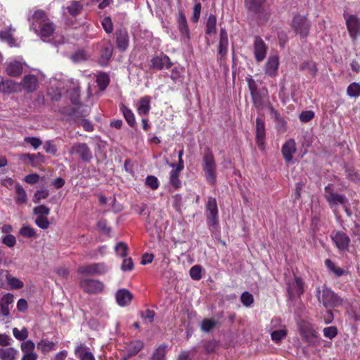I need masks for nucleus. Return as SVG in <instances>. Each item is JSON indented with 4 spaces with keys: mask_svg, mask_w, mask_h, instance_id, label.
Returning a JSON list of instances; mask_svg holds the SVG:
<instances>
[{
    "mask_svg": "<svg viewBox=\"0 0 360 360\" xmlns=\"http://www.w3.org/2000/svg\"><path fill=\"white\" fill-rule=\"evenodd\" d=\"M30 23V30H33L44 41H49L56 28L55 23L51 20L46 13L41 9H38L28 17Z\"/></svg>",
    "mask_w": 360,
    "mask_h": 360,
    "instance_id": "f257e3e1",
    "label": "nucleus"
},
{
    "mask_svg": "<svg viewBox=\"0 0 360 360\" xmlns=\"http://www.w3.org/2000/svg\"><path fill=\"white\" fill-rule=\"evenodd\" d=\"M316 297L326 309L338 307L342 304V299L326 285L319 287L316 290Z\"/></svg>",
    "mask_w": 360,
    "mask_h": 360,
    "instance_id": "f03ea898",
    "label": "nucleus"
},
{
    "mask_svg": "<svg viewBox=\"0 0 360 360\" xmlns=\"http://www.w3.org/2000/svg\"><path fill=\"white\" fill-rule=\"evenodd\" d=\"M202 167L208 183L214 185L217 179L216 163L212 152L210 148H206L205 150Z\"/></svg>",
    "mask_w": 360,
    "mask_h": 360,
    "instance_id": "7ed1b4c3",
    "label": "nucleus"
},
{
    "mask_svg": "<svg viewBox=\"0 0 360 360\" xmlns=\"http://www.w3.org/2000/svg\"><path fill=\"white\" fill-rule=\"evenodd\" d=\"M266 0H245V6L248 11L264 22H266L271 13L265 8Z\"/></svg>",
    "mask_w": 360,
    "mask_h": 360,
    "instance_id": "20e7f679",
    "label": "nucleus"
},
{
    "mask_svg": "<svg viewBox=\"0 0 360 360\" xmlns=\"http://www.w3.org/2000/svg\"><path fill=\"white\" fill-rule=\"evenodd\" d=\"M60 112L62 115L69 117V120L77 124L79 123L89 114V110L86 106L77 105L75 107L64 106L60 108Z\"/></svg>",
    "mask_w": 360,
    "mask_h": 360,
    "instance_id": "39448f33",
    "label": "nucleus"
},
{
    "mask_svg": "<svg viewBox=\"0 0 360 360\" xmlns=\"http://www.w3.org/2000/svg\"><path fill=\"white\" fill-rule=\"evenodd\" d=\"M299 331L308 344L313 346L318 344L316 332L310 323L305 321L299 323Z\"/></svg>",
    "mask_w": 360,
    "mask_h": 360,
    "instance_id": "423d86ee",
    "label": "nucleus"
},
{
    "mask_svg": "<svg viewBox=\"0 0 360 360\" xmlns=\"http://www.w3.org/2000/svg\"><path fill=\"white\" fill-rule=\"evenodd\" d=\"M347 28L351 38L354 41L360 35V19L355 15L344 13Z\"/></svg>",
    "mask_w": 360,
    "mask_h": 360,
    "instance_id": "0eeeda50",
    "label": "nucleus"
},
{
    "mask_svg": "<svg viewBox=\"0 0 360 360\" xmlns=\"http://www.w3.org/2000/svg\"><path fill=\"white\" fill-rule=\"evenodd\" d=\"M79 286L85 292L89 294L99 293L104 288V285L101 281L91 278L80 279Z\"/></svg>",
    "mask_w": 360,
    "mask_h": 360,
    "instance_id": "6e6552de",
    "label": "nucleus"
},
{
    "mask_svg": "<svg viewBox=\"0 0 360 360\" xmlns=\"http://www.w3.org/2000/svg\"><path fill=\"white\" fill-rule=\"evenodd\" d=\"M108 268L104 263H94L79 267L78 272L85 276L101 275L106 273Z\"/></svg>",
    "mask_w": 360,
    "mask_h": 360,
    "instance_id": "1a4fd4ad",
    "label": "nucleus"
},
{
    "mask_svg": "<svg viewBox=\"0 0 360 360\" xmlns=\"http://www.w3.org/2000/svg\"><path fill=\"white\" fill-rule=\"evenodd\" d=\"M70 153L77 155L84 162H89L92 159L91 150L85 143H76L73 144Z\"/></svg>",
    "mask_w": 360,
    "mask_h": 360,
    "instance_id": "9d476101",
    "label": "nucleus"
},
{
    "mask_svg": "<svg viewBox=\"0 0 360 360\" xmlns=\"http://www.w3.org/2000/svg\"><path fill=\"white\" fill-rule=\"evenodd\" d=\"M206 214L207 223L211 226H215L218 223V208L217 200L214 198L209 197L206 204Z\"/></svg>",
    "mask_w": 360,
    "mask_h": 360,
    "instance_id": "9b49d317",
    "label": "nucleus"
},
{
    "mask_svg": "<svg viewBox=\"0 0 360 360\" xmlns=\"http://www.w3.org/2000/svg\"><path fill=\"white\" fill-rule=\"evenodd\" d=\"M292 27L297 33L300 34L302 37H305L309 34L310 23L306 17L297 15L292 20Z\"/></svg>",
    "mask_w": 360,
    "mask_h": 360,
    "instance_id": "f8f14e48",
    "label": "nucleus"
},
{
    "mask_svg": "<svg viewBox=\"0 0 360 360\" xmlns=\"http://www.w3.org/2000/svg\"><path fill=\"white\" fill-rule=\"evenodd\" d=\"M150 63V68L158 70L163 68L169 69L172 65L169 58L163 53L153 56Z\"/></svg>",
    "mask_w": 360,
    "mask_h": 360,
    "instance_id": "ddd939ff",
    "label": "nucleus"
},
{
    "mask_svg": "<svg viewBox=\"0 0 360 360\" xmlns=\"http://www.w3.org/2000/svg\"><path fill=\"white\" fill-rule=\"evenodd\" d=\"M113 46L110 41H104L101 44L98 63L102 66H106L113 53Z\"/></svg>",
    "mask_w": 360,
    "mask_h": 360,
    "instance_id": "4468645a",
    "label": "nucleus"
},
{
    "mask_svg": "<svg viewBox=\"0 0 360 360\" xmlns=\"http://www.w3.org/2000/svg\"><path fill=\"white\" fill-rule=\"evenodd\" d=\"M253 47L254 55L256 60L257 62L263 61L266 58L267 47L260 37L256 36L255 37Z\"/></svg>",
    "mask_w": 360,
    "mask_h": 360,
    "instance_id": "2eb2a0df",
    "label": "nucleus"
},
{
    "mask_svg": "<svg viewBox=\"0 0 360 360\" xmlns=\"http://www.w3.org/2000/svg\"><path fill=\"white\" fill-rule=\"evenodd\" d=\"M265 124L263 120L257 117L256 120V142L261 150L265 148Z\"/></svg>",
    "mask_w": 360,
    "mask_h": 360,
    "instance_id": "dca6fc26",
    "label": "nucleus"
},
{
    "mask_svg": "<svg viewBox=\"0 0 360 360\" xmlns=\"http://www.w3.org/2000/svg\"><path fill=\"white\" fill-rule=\"evenodd\" d=\"M117 47L122 51L129 46V34L125 28L117 29L115 32Z\"/></svg>",
    "mask_w": 360,
    "mask_h": 360,
    "instance_id": "f3484780",
    "label": "nucleus"
},
{
    "mask_svg": "<svg viewBox=\"0 0 360 360\" xmlns=\"http://www.w3.org/2000/svg\"><path fill=\"white\" fill-rule=\"evenodd\" d=\"M304 283L302 280L296 277L292 283H288V294L290 300H292L295 295H301L304 292Z\"/></svg>",
    "mask_w": 360,
    "mask_h": 360,
    "instance_id": "a211bd4d",
    "label": "nucleus"
},
{
    "mask_svg": "<svg viewBox=\"0 0 360 360\" xmlns=\"http://www.w3.org/2000/svg\"><path fill=\"white\" fill-rule=\"evenodd\" d=\"M332 239L339 250H344L347 249L350 239L342 231H337L332 235Z\"/></svg>",
    "mask_w": 360,
    "mask_h": 360,
    "instance_id": "6ab92c4d",
    "label": "nucleus"
},
{
    "mask_svg": "<svg viewBox=\"0 0 360 360\" xmlns=\"http://www.w3.org/2000/svg\"><path fill=\"white\" fill-rule=\"evenodd\" d=\"M24 65H25V63H22L16 60L11 61L7 64L6 72L11 77H19L22 72Z\"/></svg>",
    "mask_w": 360,
    "mask_h": 360,
    "instance_id": "aec40b11",
    "label": "nucleus"
},
{
    "mask_svg": "<svg viewBox=\"0 0 360 360\" xmlns=\"http://www.w3.org/2000/svg\"><path fill=\"white\" fill-rule=\"evenodd\" d=\"M115 297L117 304L121 307L128 305L133 299V295L125 288L118 290Z\"/></svg>",
    "mask_w": 360,
    "mask_h": 360,
    "instance_id": "412c9836",
    "label": "nucleus"
},
{
    "mask_svg": "<svg viewBox=\"0 0 360 360\" xmlns=\"http://www.w3.org/2000/svg\"><path fill=\"white\" fill-rule=\"evenodd\" d=\"M296 152V144L294 139H289L282 147V154L286 162H289L292 159L293 154Z\"/></svg>",
    "mask_w": 360,
    "mask_h": 360,
    "instance_id": "4be33fe9",
    "label": "nucleus"
},
{
    "mask_svg": "<svg viewBox=\"0 0 360 360\" xmlns=\"http://www.w3.org/2000/svg\"><path fill=\"white\" fill-rule=\"evenodd\" d=\"M20 84L25 90H36L39 87L37 77L32 74L25 75Z\"/></svg>",
    "mask_w": 360,
    "mask_h": 360,
    "instance_id": "5701e85b",
    "label": "nucleus"
},
{
    "mask_svg": "<svg viewBox=\"0 0 360 360\" xmlns=\"http://www.w3.org/2000/svg\"><path fill=\"white\" fill-rule=\"evenodd\" d=\"M178 28L182 36L190 39V31L185 15L181 11H179L177 16Z\"/></svg>",
    "mask_w": 360,
    "mask_h": 360,
    "instance_id": "b1692460",
    "label": "nucleus"
},
{
    "mask_svg": "<svg viewBox=\"0 0 360 360\" xmlns=\"http://www.w3.org/2000/svg\"><path fill=\"white\" fill-rule=\"evenodd\" d=\"M279 60L278 56H271L266 65V73L270 76H274L278 70Z\"/></svg>",
    "mask_w": 360,
    "mask_h": 360,
    "instance_id": "393cba45",
    "label": "nucleus"
},
{
    "mask_svg": "<svg viewBox=\"0 0 360 360\" xmlns=\"http://www.w3.org/2000/svg\"><path fill=\"white\" fill-rule=\"evenodd\" d=\"M14 297L11 293L5 294L1 298V315L8 316L10 315L9 305L13 302Z\"/></svg>",
    "mask_w": 360,
    "mask_h": 360,
    "instance_id": "a878e982",
    "label": "nucleus"
},
{
    "mask_svg": "<svg viewBox=\"0 0 360 360\" xmlns=\"http://www.w3.org/2000/svg\"><path fill=\"white\" fill-rule=\"evenodd\" d=\"M75 355L80 360H95L94 354L89 351V349L84 345H79L75 349Z\"/></svg>",
    "mask_w": 360,
    "mask_h": 360,
    "instance_id": "bb28decb",
    "label": "nucleus"
},
{
    "mask_svg": "<svg viewBox=\"0 0 360 360\" xmlns=\"http://www.w3.org/2000/svg\"><path fill=\"white\" fill-rule=\"evenodd\" d=\"M254 105L257 108H263L267 104L271 105L266 95H262L261 91H251Z\"/></svg>",
    "mask_w": 360,
    "mask_h": 360,
    "instance_id": "cd10ccee",
    "label": "nucleus"
},
{
    "mask_svg": "<svg viewBox=\"0 0 360 360\" xmlns=\"http://www.w3.org/2000/svg\"><path fill=\"white\" fill-rule=\"evenodd\" d=\"M329 198L327 201L331 207L337 206L338 205L345 206L348 203V200L345 195L342 194L335 193V194H330Z\"/></svg>",
    "mask_w": 360,
    "mask_h": 360,
    "instance_id": "c85d7f7f",
    "label": "nucleus"
},
{
    "mask_svg": "<svg viewBox=\"0 0 360 360\" xmlns=\"http://www.w3.org/2000/svg\"><path fill=\"white\" fill-rule=\"evenodd\" d=\"M184 166L176 165V169H173L170 172L169 181L170 184L175 188H179L181 185L179 180V174L183 170Z\"/></svg>",
    "mask_w": 360,
    "mask_h": 360,
    "instance_id": "c756f323",
    "label": "nucleus"
},
{
    "mask_svg": "<svg viewBox=\"0 0 360 360\" xmlns=\"http://www.w3.org/2000/svg\"><path fill=\"white\" fill-rule=\"evenodd\" d=\"M150 98L145 96L140 99L138 105V112L141 115H147L150 110Z\"/></svg>",
    "mask_w": 360,
    "mask_h": 360,
    "instance_id": "7c9ffc66",
    "label": "nucleus"
},
{
    "mask_svg": "<svg viewBox=\"0 0 360 360\" xmlns=\"http://www.w3.org/2000/svg\"><path fill=\"white\" fill-rule=\"evenodd\" d=\"M17 351L13 347L1 348L0 358L1 360H15Z\"/></svg>",
    "mask_w": 360,
    "mask_h": 360,
    "instance_id": "2f4dec72",
    "label": "nucleus"
},
{
    "mask_svg": "<svg viewBox=\"0 0 360 360\" xmlns=\"http://www.w3.org/2000/svg\"><path fill=\"white\" fill-rule=\"evenodd\" d=\"M96 82L100 90H105L110 82L109 75L105 72H100L96 77Z\"/></svg>",
    "mask_w": 360,
    "mask_h": 360,
    "instance_id": "473e14b6",
    "label": "nucleus"
},
{
    "mask_svg": "<svg viewBox=\"0 0 360 360\" xmlns=\"http://www.w3.org/2000/svg\"><path fill=\"white\" fill-rule=\"evenodd\" d=\"M287 335V330L285 326L277 330H273L271 333V340L278 343L285 338Z\"/></svg>",
    "mask_w": 360,
    "mask_h": 360,
    "instance_id": "72a5a7b5",
    "label": "nucleus"
},
{
    "mask_svg": "<svg viewBox=\"0 0 360 360\" xmlns=\"http://www.w3.org/2000/svg\"><path fill=\"white\" fill-rule=\"evenodd\" d=\"M120 108L129 125L131 127H134L136 121L134 113L131 112V110L127 108L124 104L121 105Z\"/></svg>",
    "mask_w": 360,
    "mask_h": 360,
    "instance_id": "f704fd0d",
    "label": "nucleus"
},
{
    "mask_svg": "<svg viewBox=\"0 0 360 360\" xmlns=\"http://www.w3.org/2000/svg\"><path fill=\"white\" fill-rule=\"evenodd\" d=\"M66 9L71 15L76 16L82 12L83 6L79 1H72Z\"/></svg>",
    "mask_w": 360,
    "mask_h": 360,
    "instance_id": "c9c22d12",
    "label": "nucleus"
},
{
    "mask_svg": "<svg viewBox=\"0 0 360 360\" xmlns=\"http://www.w3.org/2000/svg\"><path fill=\"white\" fill-rule=\"evenodd\" d=\"M6 278L8 284L12 289L19 290L23 288L24 283L19 278L12 276L10 274H7Z\"/></svg>",
    "mask_w": 360,
    "mask_h": 360,
    "instance_id": "e433bc0d",
    "label": "nucleus"
},
{
    "mask_svg": "<svg viewBox=\"0 0 360 360\" xmlns=\"http://www.w3.org/2000/svg\"><path fill=\"white\" fill-rule=\"evenodd\" d=\"M55 344L48 340H42L37 343V349L44 354L48 353L54 349Z\"/></svg>",
    "mask_w": 360,
    "mask_h": 360,
    "instance_id": "4c0bfd02",
    "label": "nucleus"
},
{
    "mask_svg": "<svg viewBox=\"0 0 360 360\" xmlns=\"http://www.w3.org/2000/svg\"><path fill=\"white\" fill-rule=\"evenodd\" d=\"M16 197L15 201L18 204H24L27 202V194L22 186L20 184L16 186L15 188Z\"/></svg>",
    "mask_w": 360,
    "mask_h": 360,
    "instance_id": "58836bf2",
    "label": "nucleus"
},
{
    "mask_svg": "<svg viewBox=\"0 0 360 360\" xmlns=\"http://www.w3.org/2000/svg\"><path fill=\"white\" fill-rule=\"evenodd\" d=\"M217 18L214 15L210 14L206 23V34H211L216 32Z\"/></svg>",
    "mask_w": 360,
    "mask_h": 360,
    "instance_id": "ea45409f",
    "label": "nucleus"
},
{
    "mask_svg": "<svg viewBox=\"0 0 360 360\" xmlns=\"http://www.w3.org/2000/svg\"><path fill=\"white\" fill-rule=\"evenodd\" d=\"M15 83L11 79H6L0 76V90H14Z\"/></svg>",
    "mask_w": 360,
    "mask_h": 360,
    "instance_id": "a19ab883",
    "label": "nucleus"
},
{
    "mask_svg": "<svg viewBox=\"0 0 360 360\" xmlns=\"http://www.w3.org/2000/svg\"><path fill=\"white\" fill-rule=\"evenodd\" d=\"M143 347V342L142 341L136 340L129 345L127 351L131 353V355L135 356L141 351Z\"/></svg>",
    "mask_w": 360,
    "mask_h": 360,
    "instance_id": "79ce46f5",
    "label": "nucleus"
},
{
    "mask_svg": "<svg viewBox=\"0 0 360 360\" xmlns=\"http://www.w3.org/2000/svg\"><path fill=\"white\" fill-rule=\"evenodd\" d=\"M229 40H219L218 46V54L220 56L219 60H222L228 52Z\"/></svg>",
    "mask_w": 360,
    "mask_h": 360,
    "instance_id": "37998d69",
    "label": "nucleus"
},
{
    "mask_svg": "<svg viewBox=\"0 0 360 360\" xmlns=\"http://www.w3.org/2000/svg\"><path fill=\"white\" fill-rule=\"evenodd\" d=\"M13 336L20 341H25L28 337V330L26 328H23L21 330L17 328L13 329Z\"/></svg>",
    "mask_w": 360,
    "mask_h": 360,
    "instance_id": "c03bdc74",
    "label": "nucleus"
},
{
    "mask_svg": "<svg viewBox=\"0 0 360 360\" xmlns=\"http://www.w3.org/2000/svg\"><path fill=\"white\" fill-rule=\"evenodd\" d=\"M166 347L160 346L154 352L151 360H165Z\"/></svg>",
    "mask_w": 360,
    "mask_h": 360,
    "instance_id": "a18cd8bd",
    "label": "nucleus"
},
{
    "mask_svg": "<svg viewBox=\"0 0 360 360\" xmlns=\"http://www.w3.org/2000/svg\"><path fill=\"white\" fill-rule=\"evenodd\" d=\"M300 70H307L311 75H314L317 71L316 65L313 62H304L300 66Z\"/></svg>",
    "mask_w": 360,
    "mask_h": 360,
    "instance_id": "49530a36",
    "label": "nucleus"
},
{
    "mask_svg": "<svg viewBox=\"0 0 360 360\" xmlns=\"http://www.w3.org/2000/svg\"><path fill=\"white\" fill-rule=\"evenodd\" d=\"M115 250L117 255H119L122 257H124L128 254V246L124 242H119L115 248Z\"/></svg>",
    "mask_w": 360,
    "mask_h": 360,
    "instance_id": "de8ad7c7",
    "label": "nucleus"
},
{
    "mask_svg": "<svg viewBox=\"0 0 360 360\" xmlns=\"http://www.w3.org/2000/svg\"><path fill=\"white\" fill-rule=\"evenodd\" d=\"M71 59L74 63H80L87 59V56L84 50H79L71 56Z\"/></svg>",
    "mask_w": 360,
    "mask_h": 360,
    "instance_id": "09e8293b",
    "label": "nucleus"
},
{
    "mask_svg": "<svg viewBox=\"0 0 360 360\" xmlns=\"http://www.w3.org/2000/svg\"><path fill=\"white\" fill-rule=\"evenodd\" d=\"M21 349L24 354L34 352L35 345L32 340L24 341L21 343Z\"/></svg>",
    "mask_w": 360,
    "mask_h": 360,
    "instance_id": "8fccbe9b",
    "label": "nucleus"
},
{
    "mask_svg": "<svg viewBox=\"0 0 360 360\" xmlns=\"http://www.w3.org/2000/svg\"><path fill=\"white\" fill-rule=\"evenodd\" d=\"M49 195V192L47 189L37 190L33 198V202L38 203L42 199H46Z\"/></svg>",
    "mask_w": 360,
    "mask_h": 360,
    "instance_id": "3c124183",
    "label": "nucleus"
},
{
    "mask_svg": "<svg viewBox=\"0 0 360 360\" xmlns=\"http://www.w3.org/2000/svg\"><path fill=\"white\" fill-rule=\"evenodd\" d=\"M45 161V157L41 153H39L36 155H32L30 157V161L31 165L32 167H37L40 164L44 162Z\"/></svg>",
    "mask_w": 360,
    "mask_h": 360,
    "instance_id": "603ef678",
    "label": "nucleus"
},
{
    "mask_svg": "<svg viewBox=\"0 0 360 360\" xmlns=\"http://www.w3.org/2000/svg\"><path fill=\"white\" fill-rule=\"evenodd\" d=\"M20 234L23 237L33 238L36 236V232L34 229L28 226H22L19 231Z\"/></svg>",
    "mask_w": 360,
    "mask_h": 360,
    "instance_id": "864d4df0",
    "label": "nucleus"
},
{
    "mask_svg": "<svg viewBox=\"0 0 360 360\" xmlns=\"http://www.w3.org/2000/svg\"><path fill=\"white\" fill-rule=\"evenodd\" d=\"M33 213L35 215H37V217L43 216V217H46V216L49 215L50 213V209L45 205H41L35 207L33 209Z\"/></svg>",
    "mask_w": 360,
    "mask_h": 360,
    "instance_id": "5fc2aeb1",
    "label": "nucleus"
},
{
    "mask_svg": "<svg viewBox=\"0 0 360 360\" xmlns=\"http://www.w3.org/2000/svg\"><path fill=\"white\" fill-rule=\"evenodd\" d=\"M217 321L211 319H204L201 323V329L205 332H210L216 325Z\"/></svg>",
    "mask_w": 360,
    "mask_h": 360,
    "instance_id": "6e6d98bb",
    "label": "nucleus"
},
{
    "mask_svg": "<svg viewBox=\"0 0 360 360\" xmlns=\"http://www.w3.org/2000/svg\"><path fill=\"white\" fill-rule=\"evenodd\" d=\"M146 185L153 190H156L159 186V182L156 176L150 175L146 179Z\"/></svg>",
    "mask_w": 360,
    "mask_h": 360,
    "instance_id": "4d7b16f0",
    "label": "nucleus"
},
{
    "mask_svg": "<svg viewBox=\"0 0 360 360\" xmlns=\"http://www.w3.org/2000/svg\"><path fill=\"white\" fill-rule=\"evenodd\" d=\"M241 302L245 307H250L254 302V298L252 294L248 292H244L240 297Z\"/></svg>",
    "mask_w": 360,
    "mask_h": 360,
    "instance_id": "13d9d810",
    "label": "nucleus"
},
{
    "mask_svg": "<svg viewBox=\"0 0 360 360\" xmlns=\"http://www.w3.org/2000/svg\"><path fill=\"white\" fill-rule=\"evenodd\" d=\"M201 266L199 265L193 266L190 269V276L195 281H198L202 278L201 276Z\"/></svg>",
    "mask_w": 360,
    "mask_h": 360,
    "instance_id": "bf43d9fd",
    "label": "nucleus"
},
{
    "mask_svg": "<svg viewBox=\"0 0 360 360\" xmlns=\"http://www.w3.org/2000/svg\"><path fill=\"white\" fill-rule=\"evenodd\" d=\"M323 332L326 338L333 339L338 334V328L335 326L326 327L323 329Z\"/></svg>",
    "mask_w": 360,
    "mask_h": 360,
    "instance_id": "052dcab7",
    "label": "nucleus"
},
{
    "mask_svg": "<svg viewBox=\"0 0 360 360\" xmlns=\"http://www.w3.org/2000/svg\"><path fill=\"white\" fill-rule=\"evenodd\" d=\"M102 26L104 30L110 34L113 31V24L110 17H105L102 20Z\"/></svg>",
    "mask_w": 360,
    "mask_h": 360,
    "instance_id": "680f3d73",
    "label": "nucleus"
},
{
    "mask_svg": "<svg viewBox=\"0 0 360 360\" xmlns=\"http://www.w3.org/2000/svg\"><path fill=\"white\" fill-rule=\"evenodd\" d=\"M36 224L42 229H46L49 226V221L46 217L39 216L35 219Z\"/></svg>",
    "mask_w": 360,
    "mask_h": 360,
    "instance_id": "e2e57ef3",
    "label": "nucleus"
},
{
    "mask_svg": "<svg viewBox=\"0 0 360 360\" xmlns=\"http://www.w3.org/2000/svg\"><path fill=\"white\" fill-rule=\"evenodd\" d=\"M200 11H201V4L196 3L194 5V7L193 9V15L191 17V20L193 22H197L199 20L200 15Z\"/></svg>",
    "mask_w": 360,
    "mask_h": 360,
    "instance_id": "0e129e2a",
    "label": "nucleus"
},
{
    "mask_svg": "<svg viewBox=\"0 0 360 360\" xmlns=\"http://www.w3.org/2000/svg\"><path fill=\"white\" fill-rule=\"evenodd\" d=\"M2 243L9 248H13L16 243V239L14 236L8 234L3 238Z\"/></svg>",
    "mask_w": 360,
    "mask_h": 360,
    "instance_id": "69168bd1",
    "label": "nucleus"
},
{
    "mask_svg": "<svg viewBox=\"0 0 360 360\" xmlns=\"http://www.w3.org/2000/svg\"><path fill=\"white\" fill-rule=\"evenodd\" d=\"M314 117V112L311 110H306L301 112L300 120L302 122H307L312 120Z\"/></svg>",
    "mask_w": 360,
    "mask_h": 360,
    "instance_id": "338daca9",
    "label": "nucleus"
},
{
    "mask_svg": "<svg viewBox=\"0 0 360 360\" xmlns=\"http://www.w3.org/2000/svg\"><path fill=\"white\" fill-rule=\"evenodd\" d=\"M69 98L72 104L75 105H82L80 102V94L79 91H69Z\"/></svg>",
    "mask_w": 360,
    "mask_h": 360,
    "instance_id": "774afa93",
    "label": "nucleus"
}]
</instances>
